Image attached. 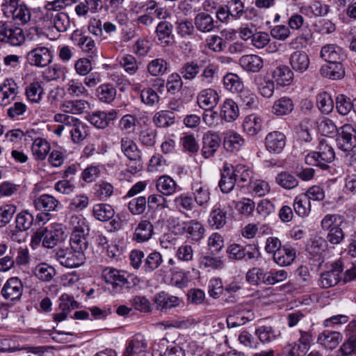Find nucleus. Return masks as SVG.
<instances>
[{"label":"nucleus","mask_w":356,"mask_h":356,"mask_svg":"<svg viewBox=\"0 0 356 356\" xmlns=\"http://www.w3.org/2000/svg\"><path fill=\"white\" fill-rule=\"evenodd\" d=\"M209 225L216 229L224 227L227 222V212L220 207H214L208 220Z\"/></svg>","instance_id":"51"},{"label":"nucleus","mask_w":356,"mask_h":356,"mask_svg":"<svg viewBox=\"0 0 356 356\" xmlns=\"http://www.w3.org/2000/svg\"><path fill=\"white\" fill-rule=\"evenodd\" d=\"M344 223V218L339 214H327L321 222V228L324 231L330 232L335 227L342 226Z\"/></svg>","instance_id":"57"},{"label":"nucleus","mask_w":356,"mask_h":356,"mask_svg":"<svg viewBox=\"0 0 356 356\" xmlns=\"http://www.w3.org/2000/svg\"><path fill=\"white\" fill-rule=\"evenodd\" d=\"M173 203L177 211L188 217V213L195 207L193 197L186 193H182L177 196L174 199Z\"/></svg>","instance_id":"37"},{"label":"nucleus","mask_w":356,"mask_h":356,"mask_svg":"<svg viewBox=\"0 0 356 356\" xmlns=\"http://www.w3.org/2000/svg\"><path fill=\"white\" fill-rule=\"evenodd\" d=\"M255 335L262 343H270L278 339L281 332L270 325H262L255 330Z\"/></svg>","instance_id":"42"},{"label":"nucleus","mask_w":356,"mask_h":356,"mask_svg":"<svg viewBox=\"0 0 356 356\" xmlns=\"http://www.w3.org/2000/svg\"><path fill=\"white\" fill-rule=\"evenodd\" d=\"M293 206L296 213L300 217L307 216L311 211V202L303 194L295 197Z\"/></svg>","instance_id":"55"},{"label":"nucleus","mask_w":356,"mask_h":356,"mask_svg":"<svg viewBox=\"0 0 356 356\" xmlns=\"http://www.w3.org/2000/svg\"><path fill=\"white\" fill-rule=\"evenodd\" d=\"M186 236L193 242H198L204 237L205 229L198 221L192 220L184 223L183 227Z\"/></svg>","instance_id":"24"},{"label":"nucleus","mask_w":356,"mask_h":356,"mask_svg":"<svg viewBox=\"0 0 356 356\" xmlns=\"http://www.w3.org/2000/svg\"><path fill=\"white\" fill-rule=\"evenodd\" d=\"M191 190L194 202L200 207H207L210 200L208 187L201 183H195L193 184Z\"/></svg>","instance_id":"32"},{"label":"nucleus","mask_w":356,"mask_h":356,"mask_svg":"<svg viewBox=\"0 0 356 356\" xmlns=\"http://www.w3.org/2000/svg\"><path fill=\"white\" fill-rule=\"evenodd\" d=\"M163 263V257L160 252L154 251L144 259L142 270L146 273H150L157 269Z\"/></svg>","instance_id":"50"},{"label":"nucleus","mask_w":356,"mask_h":356,"mask_svg":"<svg viewBox=\"0 0 356 356\" xmlns=\"http://www.w3.org/2000/svg\"><path fill=\"white\" fill-rule=\"evenodd\" d=\"M222 81L225 88L233 94L238 95L244 89L242 79L236 74H227Z\"/></svg>","instance_id":"44"},{"label":"nucleus","mask_w":356,"mask_h":356,"mask_svg":"<svg viewBox=\"0 0 356 356\" xmlns=\"http://www.w3.org/2000/svg\"><path fill=\"white\" fill-rule=\"evenodd\" d=\"M268 272L263 268L254 267L250 269L245 275L247 282L252 285H259L260 284H267Z\"/></svg>","instance_id":"47"},{"label":"nucleus","mask_w":356,"mask_h":356,"mask_svg":"<svg viewBox=\"0 0 356 356\" xmlns=\"http://www.w3.org/2000/svg\"><path fill=\"white\" fill-rule=\"evenodd\" d=\"M226 252L228 257L234 261L253 262L261 257L259 246L255 243L246 245L233 243L227 247Z\"/></svg>","instance_id":"3"},{"label":"nucleus","mask_w":356,"mask_h":356,"mask_svg":"<svg viewBox=\"0 0 356 356\" xmlns=\"http://www.w3.org/2000/svg\"><path fill=\"white\" fill-rule=\"evenodd\" d=\"M154 302L158 309L167 310L179 306L181 300L177 296L161 291L155 296Z\"/></svg>","instance_id":"25"},{"label":"nucleus","mask_w":356,"mask_h":356,"mask_svg":"<svg viewBox=\"0 0 356 356\" xmlns=\"http://www.w3.org/2000/svg\"><path fill=\"white\" fill-rule=\"evenodd\" d=\"M62 111L66 113L80 115L90 108V103L84 99H71L61 104Z\"/></svg>","instance_id":"30"},{"label":"nucleus","mask_w":356,"mask_h":356,"mask_svg":"<svg viewBox=\"0 0 356 356\" xmlns=\"http://www.w3.org/2000/svg\"><path fill=\"white\" fill-rule=\"evenodd\" d=\"M18 86L12 78H7L0 84V105L6 106L15 99Z\"/></svg>","instance_id":"15"},{"label":"nucleus","mask_w":356,"mask_h":356,"mask_svg":"<svg viewBox=\"0 0 356 356\" xmlns=\"http://www.w3.org/2000/svg\"><path fill=\"white\" fill-rule=\"evenodd\" d=\"M294 108L292 99L288 97H282L274 102L272 113L277 116L290 114Z\"/></svg>","instance_id":"43"},{"label":"nucleus","mask_w":356,"mask_h":356,"mask_svg":"<svg viewBox=\"0 0 356 356\" xmlns=\"http://www.w3.org/2000/svg\"><path fill=\"white\" fill-rule=\"evenodd\" d=\"M245 144L243 138L236 132H228L225 134L223 140L225 149L230 152H237L241 149Z\"/></svg>","instance_id":"40"},{"label":"nucleus","mask_w":356,"mask_h":356,"mask_svg":"<svg viewBox=\"0 0 356 356\" xmlns=\"http://www.w3.org/2000/svg\"><path fill=\"white\" fill-rule=\"evenodd\" d=\"M120 149L126 158L133 163L128 165V171L136 174L143 169L142 152L137 144L129 137L120 139Z\"/></svg>","instance_id":"4"},{"label":"nucleus","mask_w":356,"mask_h":356,"mask_svg":"<svg viewBox=\"0 0 356 356\" xmlns=\"http://www.w3.org/2000/svg\"><path fill=\"white\" fill-rule=\"evenodd\" d=\"M59 263L67 268H76L82 265L86 259L85 254H81L72 250L60 249L56 253Z\"/></svg>","instance_id":"10"},{"label":"nucleus","mask_w":356,"mask_h":356,"mask_svg":"<svg viewBox=\"0 0 356 356\" xmlns=\"http://www.w3.org/2000/svg\"><path fill=\"white\" fill-rule=\"evenodd\" d=\"M330 11V6L323 3L321 1H315L308 6H302L300 8V12L305 15L309 13L315 17L325 16Z\"/></svg>","instance_id":"53"},{"label":"nucleus","mask_w":356,"mask_h":356,"mask_svg":"<svg viewBox=\"0 0 356 356\" xmlns=\"http://www.w3.org/2000/svg\"><path fill=\"white\" fill-rule=\"evenodd\" d=\"M273 78L278 86H286L291 84L293 79V72L286 65L276 67L273 71Z\"/></svg>","instance_id":"36"},{"label":"nucleus","mask_w":356,"mask_h":356,"mask_svg":"<svg viewBox=\"0 0 356 356\" xmlns=\"http://www.w3.org/2000/svg\"><path fill=\"white\" fill-rule=\"evenodd\" d=\"M24 41V33L21 28L15 27L6 22L0 21V42L17 47L22 44Z\"/></svg>","instance_id":"7"},{"label":"nucleus","mask_w":356,"mask_h":356,"mask_svg":"<svg viewBox=\"0 0 356 356\" xmlns=\"http://www.w3.org/2000/svg\"><path fill=\"white\" fill-rule=\"evenodd\" d=\"M296 257V249L289 244H284L275 252L273 261L280 266H288L294 261Z\"/></svg>","instance_id":"20"},{"label":"nucleus","mask_w":356,"mask_h":356,"mask_svg":"<svg viewBox=\"0 0 356 356\" xmlns=\"http://www.w3.org/2000/svg\"><path fill=\"white\" fill-rule=\"evenodd\" d=\"M92 213L97 220L106 222L114 217L115 211L110 204L101 203L94 205Z\"/></svg>","instance_id":"48"},{"label":"nucleus","mask_w":356,"mask_h":356,"mask_svg":"<svg viewBox=\"0 0 356 356\" xmlns=\"http://www.w3.org/2000/svg\"><path fill=\"white\" fill-rule=\"evenodd\" d=\"M196 29L201 33H210L218 28L217 22L207 13H200L194 19Z\"/></svg>","instance_id":"22"},{"label":"nucleus","mask_w":356,"mask_h":356,"mask_svg":"<svg viewBox=\"0 0 356 356\" xmlns=\"http://www.w3.org/2000/svg\"><path fill=\"white\" fill-rule=\"evenodd\" d=\"M240 66L248 72H259L264 66L261 57L255 54L244 55L239 59Z\"/></svg>","instance_id":"28"},{"label":"nucleus","mask_w":356,"mask_h":356,"mask_svg":"<svg viewBox=\"0 0 356 356\" xmlns=\"http://www.w3.org/2000/svg\"><path fill=\"white\" fill-rule=\"evenodd\" d=\"M337 135L338 147L343 152H350L356 143L354 127L350 124H344L339 128Z\"/></svg>","instance_id":"11"},{"label":"nucleus","mask_w":356,"mask_h":356,"mask_svg":"<svg viewBox=\"0 0 356 356\" xmlns=\"http://www.w3.org/2000/svg\"><path fill=\"white\" fill-rule=\"evenodd\" d=\"M286 145V136L280 131L268 133L265 138V147L272 154H280Z\"/></svg>","instance_id":"16"},{"label":"nucleus","mask_w":356,"mask_h":356,"mask_svg":"<svg viewBox=\"0 0 356 356\" xmlns=\"http://www.w3.org/2000/svg\"><path fill=\"white\" fill-rule=\"evenodd\" d=\"M232 173L238 186L244 188L252 180V172L249 167L238 164L232 169Z\"/></svg>","instance_id":"27"},{"label":"nucleus","mask_w":356,"mask_h":356,"mask_svg":"<svg viewBox=\"0 0 356 356\" xmlns=\"http://www.w3.org/2000/svg\"><path fill=\"white\" fill-rule=\"evenodd\" d=\"M31 150L35 159L42 161L50 151V145L44 138H37L32 144Z\"/></svg>","instance_id":"54"},{"label":"nucleus","mask_w":356,"mask_h":356,"mask_svg":"<svg viewBox=\"0 0 356 356\" xmlns=\"http://www.w3.org/2000/svg\"><path fill=\"white\" fill-rule=\"evenodd\" d=\"M27 59L31 65L44 67L51 63L53 54L49 48L40 46L29 51Z\"/></svg>","instance_id":"12"},{"label":"nucleus","mask_w":356,"mask_h":356,"mask_svg":"<svg viewBox=\"0 0 356 356\" xmlns=\"http://www.w3.org/2000/svg\"><path fill=\"white\" fill-rule=\"evenodd\" d=\"M236 184V181L232 175V169L227 164L225 165L218 183L220 191L224 193H228L233 190Z\"/></svg>","instance_id":"45"},{"label":"nucleus","mask_w":356,"mask_h":356,"mask_svg":"<svg viewBox=\"0 0 356 356\" xmlns=\"http://www.w3.org/2000/svg\"><path fill=\"white\" fill-rule=\"evenodd\" d=\"M63 225L60 223H51L41 227L31 236V246L37 248L41 243L44 248H53L65 238Z\"/></svg>","instance_id":"1"},{"label":"nucleus","mask_w":356,"mask_h":356,"mask_svg":"<svg viewBox=\"0 0 356 356\" xmlns=\"http://www.w3.org/2000/svg\"><path fill=\"white\" fill-rule=\"evenodd\" d=\"M289 63L295 72L303 73L309 68L310 61L305 51H295L290 56Z\"/></svg>","instance_id":"23"},{"label":"nucleus","mask_w":356,"mask_h":356,"mask_svg":"<svg viewBox=\"0 0 356 356\" xmlns=\"http://www.w3.org/2000/svg\"><path fill=\"white\" fill-rule=\"evenodd\" d=\"M175 115L169 111H161L157 112L154 118L153 122L158 127H168L175 123Z\"/></svg>","instance_id":"62"},{"label":"nucleus","mask_w":356,"mask_h":356,"mask_svg":"<svg viewBox=\"0 0 356 356\" xmlns=\"http://www.w3.org/2000/svg\"><path fill=\"white\" fill-rule=\"evenodd\" d=\"M341 339L342 335L340 332L325 330L318 335L317 342L325 348L332 350L338 346Z\"/></svg>","instance_id":"33"},{"label":"nucleus","mask_w":356,"mask_h":356,"mask_svg":"<svg viewBox=\"0 0 356 356\" xmlns=\"http://www.w3.org/2000/svg\"><path fill=\"white\" fill-rule=\"evenodd\" d=\"M23 292V285L17 277L9 278L1 290L3 296L12 301L19 300Z\"/></svg>","instance_id":"18"},{"label":"nucleus","mask_w":356,"mask_h":356,"mask_svg":"<svg viewBox=\"0 0 356 356\" xmlns=\"http://www.w3.org/2000/svg\"><path fill=\"white\" fill-rule=\"evenodd\" d=\"M154 232L152 224L147 220L140 221L135 229L134 240L140 243L151 238Z\"/></svg>","instance_id":"38"},{"label":"nucleus","mask_w":356,"mask_h":356,"mask_svg":"<svg viewBox=\"0 0 356 356\" xmlns=\"http://www.w3.org/2000/svg\"><path fill=\"white\" fill-rule=\"evenodd\" d=\"M220 97L213 88H206L200 92L197 96V102L203 109L213 108L219 102Z\"/></svg>","instance_id":"19"},{"label":"nucleus","mask_w":356,"mask_h":356,"mask_svg":"<svg viewBox=\"0 0 356 356\" xmlns=\"http://www.w3.org/2000/svg\"><path fill=\"white\" fill-rule=\"evenodd\" d=\"M89 127L80 119L70 115L67 134L74 144H81L89 135Z\"/></svg>","instance_id":"9"},{"label":"nucleus","mask_w":356,"mask_h":356,"mask_svg":"<svg viewBox=\"0 0 356 356\" xmlns=\"http://www.w3.org/2000/svg\"><path fill=\"white\" fill-rule=\"evenodd\" d=\"M172 24L165 20L161 21L157 24L155 33L163 46L166 47L172 43Z\"/></svg>","instance_id":"26"},{"label":"nucleus","mask_w":356,"mask_h":356,"mask_svg":"<svg viewBox=\"0 0 356 356\" xmlns=\"http://www.w3.org/2000/svg\"><path fill=\"white\" fill-rule=\"evenodd\" d=\"M70 39L73 44L79 47L83 51L92 56L95 54L97 48L95 41L88 35L83 34L81 31L75 30L71 35Z\"/></svg>","instance_id":"17"},{"label":"nucleus","mask_w":356,"mask_h":356,"mask_svg":"<svg viewBox=\"0 0 356 356\" xmlns=\"http://www.w3.org/2000/svg\"><path fill=\"white\" fill-rule=\"evenodd\" d=\"M66 93L71 97H86L89 95L88 90L79 79L68 80L65 86Z\"/></svg>","instance_id":"41"},{"label":"nucleus","mask_w":356,"mask_h":356,"mask_svg":"<svg viewBox=\"0 0 356 356\" xmlns=\"http://www.w3.org/2000/svg\"><path fill=\"white\" fill-rule=\"evenodd\" d=\"M318 131L323 135L330 138L337 136L339 129L335 123L328 118H323L318 123Z\"/></svg>","instance_id":"64"},{"label":"nucleus","mask_w":356,"mask_h":356,"mask_svg":"<svg viewBox=\"0 0 356 356\" xmlns=\"http://www.w3.org/2000/svg\"><path fill=\"white\" fill-rule=\"evenodd\" d=\"M254 317V314L252 311L244 309L235 313L233 316H230L227 318V325L228 327H238L252 321Z\"/></svg>","instance_id":"46"},{"label":"nucleus","mask_w":356,"mask_h":356,"mask_svg":"<svg viewBox=\"0 0 356 356\" xmlns=\"http://www.w3.org/2000/svg\"><path fill=\"white\" fill-rule=\"evenodd\" d=\"M115 88L109 83L102 84L96 89V95L98 99L104 103L112 102L116 96Z\"/></svg>","instance_id":"52"},{"label":"nucleus","mask_w":356,"mask_h":356,"mask_svg":"<svg viewBox=\"0 0 356 356\" xmlns=\"http://www.w3.org/2000/svg\"><path fill=\"white\" fill-rule=\"evenodd\" d=\"M321 57L328 63H336L343 60L346 58V54L340 47L334 44H330L321 48Z\"/></svg>","instance_id":"21"},{"label":"nucleus","mask_w":356,"mask_h":356,"mask_svg":"<svg viewBox=\"0 0 356 356\" xmlns=\"http://www.w3.org/2000/svg\"><path fill=\"white\" fill-rule=\"evenodd\" d=\"M177 187L175 181L168 175L161 176L156 181V190L165 196L175 193Z\"/></svg>","instance_id":"39"},{"label":"nucleus","mask_w":356,"mask_h":356,"mask_svg":"<svg viewBox=\"0 0 356 356\" xmlns=\"http://www.w3.org/2000/svg\"><path fill=\"white\" fill-rule=\"evenodd\" d=\"M202 155L205 159L212 157L220 147V138L216 134H206L202 138Z\"/></svg>","instance_id":"29"},{"label":"nucleus","mask_w":356,"mask_h":356,"mask_svg":"<svg viewBox=\"0 0 356 356\" xmlns=\"http://www.w3.org/2000/svg\"><path fill=\"white\" fill-rule=\"evenodd\" d=\"M33 216L27 211H22L17 214L15 218L16 229L24 232L28 230L33 224Z\"/></svg>","instance_id":"61"},{"label":"nucleus","mask_w":356,"mask_h":356,"mask_svg":"<svg viewBox=\"0 0 356 356\" xmlns=\"http://www.w3.org/2000/svg\"><path fill=\"white\" fill-rule=\"evenodd\" d=\"M248 186V192L258 197L264 196L270 191L268 182L259 179H252Z\"/></svg>","instance_id":"56"},{"label":"nucleus","mask_w":356,"mask_h":356,"mask_svg":"<svg viewBox=\"0 0 356 356\" xmlns=\"http://www.w3.org/2000/svg\"><path fill=\"white\" fill-rule=\"evenodd\" d=\"M275 183L282 188L291 190L298 186L299 181L296 176L289 172H281L275 177Z\"/></svg>","instance_id":"49"},{"label":"nucleus","mask_w":356,"mask_h":356,"mask_svg":"<svg viewBox=\"0 0 356 356\" xmlns=\"http://www.w3.org/2000/svg\"><path fill=\"white\" fill-rule=\"evenodd\" d=\"M43 83L34 81L27 84L25 88V95L27 100L33 104H39L44 95Z\"/></svg>","instance_id":"34"},{"label":"nucleus","mask_w":356,"mask_h":356,"mask_svg":"<svg viewBox=\"0 0 356 356\" xmlns=\"http://www.w3.org/2000/svg\"><path fill=\"white\" fill-rule=\"evenodd\" d=\"M117 118V112L112 110L109 112L97 111L88 113L86 120L95 127L97 129H105L111 121Z\"/></svg>","instance_id":"14"},{"label":"nucleus","mask_w":356,"mask_h":356,"mask_svg":"<svg viewBox=\"0 0 356 356\" xmlns=\"http://www.w3.org/2000/svg\"><path fill=\"white\" fill-rule=\"evenodd\" d=\"M335 104L339 114L345 116L353 110L354 99L351 100L350 97L345 95L339 94L336 97Z\"/></svg>","instance_id":"59"},{"label":"nucleus","mask_w":356,"mask_h":356,"mask_svg":"<svg viewBox=\"0 0 356 356\" xmlns=\"http://www.w3.org/2000/svg\"><path fill=\"white\" fill-rule=\"evenodd\" d=\"M175 26L177 33L181 38L190 37L194 34L195 25L191 20L186 19H177Z\"/></svg>","instance_id":"63"},{"label":"nucleus","mask_w":356,"mask_h":356,"mask_svg":"<svg viewBox=\"0 0 356 356\" xmlns=\"http://www.w3.org/2000/svg\"><path fill=\"white\" fill-rule=\"evenodd\" d=\"M239 115V108L237 104L232 99H226L220 108V116L226 122H233Z\"/></svg>","instance_id":"35"},{"label":"nucleus","mask_w":356,"mask_h":356,"mask_svg":"<svg viewBox=\"0 0 356 356\" xmlns=\"http://www.w3.org/2000/svg\"><path fill=\"white\" fill-rule=\"evenodd\" d=\"M147 69L149 74L153 76H162L168 71V63L163 58H155L148 63Z\"/></svg>","instance_id":"60"},{"label":"nucleus","mask_w":356,"mask_h":356,"mask_svg":"<svg viewBox=\"0 0 356 356\" xmlns=\"http://www.w3.org/2000/svg\"><path fill=\"white\" fill-rule=\"evenodd\" d=\"M72 224L77 222L70 236V247L72 250L81 254H84L88 246V242L86 235L89 231L88 225L86 224V220L79 216L71 218Z\"/></svg>","instance_id":"5"},{"label":"nucleus","mask_w":356,"mask_h":356,"mask_svg":"<svg viewBox=\"0 0 356 356\" xmlns=\"http://www.w3.org/2000/svg\"><path fill=\"white\" fill-rule=\"evenodd\" d=\"M147 346L145 337L140 333L136 334L127 341L122 356H145Z\"/></svg>","instance_id":"13"},{"label":"nucleus","mask_w":356,"mask_h":356,"mask_svg":"<svg viewBox=\"0 0 356 356\" xmlns=\"http://www.w3.org/2000/svg\"><path fill=\"white\" fill-rule=\"evenodd\" d=\"M33 205L36 210L42 212L37 215L36 220L43 222L49 220L51 212L58 211L62 208L61 202L54 196L49 194H42L35 197Z\"/></svg>","instance_id":"6"},{"label":"nucleus","mask_w":356,"mask_h":356,"mask_svg":"<svg viewBox=\"0 0 356 356\" xmlns=\"http://www.w3.org/2000/svg\"><path fill=\"white\" fill-rule=\"evenodd\" d=\"M263 119L257 114L246 116L243 122L244 131L250 136L257 135L262 129Z\"/></svg>","instance_id":"31"},{"label":"nucleus","mask_w":356,"mask_h":356,"mask_svg":"<svg viewBox=\"0 0 356 356\" xmlns=\"http://www.w3.org/2000/svg\"><path fill=\"white\" fill-rule=\"evenodd\" d=\"M334 156L333 148L325 140H322L318 146V151L307 154L305 159L307 165L325 170L331 168L329 164L334 161Z\"/></svg>","instance_id":"2"},{"label":"nucleus","mask_w":356,"mask_h":356,"mask_svg":"<svg viewBox=\"0 0 356 356\" xmlns=\"http://www.w3.org/2000/svg\"><path fill=\"white\" fill-rule=\"evenodd\" d=\"M35 276L42 282H49L56 275V270L46 263L38 264L34 269Z\"/></svg>","instance_id":"58"},{"label":"nucleus","mask_w":356,"mask_h":356,"mask_svg":"<svg viewBox=\"0 0 356 356\" xmlns=\"http://www.w3.org/2000/svg\"><path fill=\"white\" fill-rule=\"evenodd\" d=\"M344 269L343 262L338 259L333 262L327 270L322 273L318 280V285L323 289H328L337 285L342 278Z\"/></svg>","instance_id":"8"}]
</instances>
